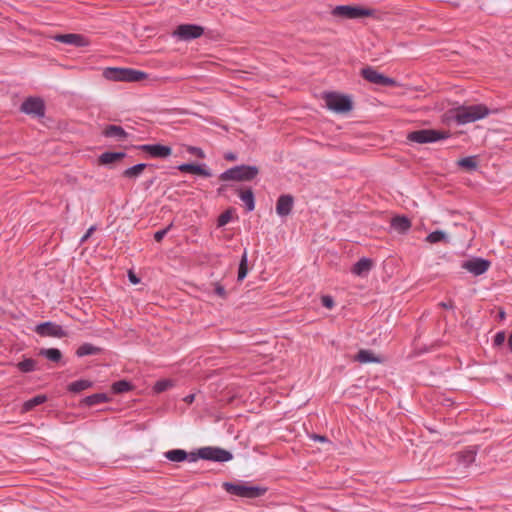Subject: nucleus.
Wrapping results in <instances>:
<instances>
[{
	"label": "nucleus",
	"instance_id": "19",
	"mask_svg": "<svg viewBox=\"0 0 512 512\" xmlns=\"http://www.w3.org/2000/svg\"><path fill=\"white\" fill-rule=\"evenodd\" d=\"M178 169L181 172H188V173H192V174L202 175L204 177L211 176V172L208 169H206L205 166H202V165L185 163V164H181L178 167Z\"/></svg>",
	"mask_w": 512,
	"mask_h": 512
},
{
	"label": "nucleus",
	"instance_id": "49",
	"mask_svg": "<svg viewBox=\"0 0 512 512\" xmlns=\"http://www.w3.org/2000/svg\"><path fill=\"white\" fill-rule=\"evenodd\" d=\"M440 305H441L443 308H445V309H452V308H453V304H452V302H448V303L442 302Z\"/></svg>",
	"mask_w": 512,
	"mask_h": 512
},
{
	"label": "nucleus",
	"instance_id": "43",
	"mask_svg": "<svg viewBox=\"0 0 512 512\" xmlns=\"http://www.w3.org/2000/svg\"><path fill=\"white\" fill-rule=\"evenodd\" d=\"M214 292H215L219 297L224 298V297L226 296L225 288H224L222 285H220L219 283H216V284H215Z\"/></svg>",
	"mask_w": 512,
	"mask_h": 512
},
{
	"label": "nucleus",
	"instance_id": "35",
	"mask_svg": "<svg viewBox=\"0 0 512 512\" xmlns=\"http://www.w3.org/2000/svg\"><path fill=\"white\" fill-rule=\"evenodd\" d=\"M446 240H447V235H446V233L444 231H441V230H437V231L431 232L426 237V241L431 243V244L442 242V241H446Z\"/></svg>",
	"mask_w": 512,
	"mask_h": 512
},
{
	"label": "nucleus",
	"instance_id": "9",
	"mask_svg": "<svg viewBox=\"0 0 512 512\" xmlns=\"http://www.w3.org/2000/svg\"><path fill=\"white\" fill-rule=\"evenodd\" d=\"M20 111L36 118L44 117V101L39 97H28L21 104Z\"/></svg>",
	"mask_w": 512,
	"mask_h": 512
},
{
	"label": "nucleus",
	"instance_id": "17",
	"mask_svg": "<svg viewBox=\"0 0 512 512\" xmlns=\"http://www.w3.org/2000/svg\"><path fill=\"white\" fill-rule=\"evenodd\" d=\"M54 39L58 42H61L64 44H69V45H74L77 47H82V46L87 45L86 39L82 35H79V34H73V33L59 34V35H56L54 37Z\"/></svg>",
	"mask_w": 512,
	"mask_h": 512
},
{
	"label": "nucleus",
	"instance_id": "21",
	"mask_svg": "<svg viewBox=\"0 0 512 512\" xmlns=\"http://www.w3.org/2000/svg\"><path fill=\"white\" fill-rule=\"evenodd\" d=\"M372 268V261L368 258H361L352 268V272L357 276H365Z\"/></svg>",
	"mask_w": 512,
	"mask_h": 512
},
{
	"label": "nucleus",
	"instance_id": "5",
	"mask_svg": "<svg viewBox=\"0 0 512 512\" xmlns=\"http://www.w3.org/2000/svg\"><path fill=\"white\" fill-rule=\"evenodd\" d=\"M323 99L325 101V106L335 113L344 114L352 109V101L348 96L329 92L324 93Z\"/></svg>",
	"mask_w": 512,
	"mask_h": 512
},
{
	"label": "nucleus",
	"instance_id": "7",
	"mask_svg": "<svg viewBox=\"0 0 512 512\" xmlns=\"http://www.w3.org/2000/svg\"><path fill=\"white\" fill-rule=\"evenodd\" d=\"M448 137V134L443 131L433 130V129H422L410 132L407 136V139L411 142L415 143H432L441 139H445Z\"/></svg>",
	"mask_w": 512,
	"mask_h": 512
},
{
	"label": "nucleus",
	"instance_id": "11",
	"mask_svg": "<svg viewBox=\"0 0 512 512\" xmlns=\"http://www.w3.org/2000/svg\"><path fill=\"white\" fill-rule=\"evenodd\" d=\"M490 267V262L482 258H473L462 263V268L475 276L484 274Z\"/></svg>",
	"mask_w": 512,
	"mask_h": 512
},
{
	"label": "nucleus",
	"instance_id": "42",
	"mask_svg": "<svg viewBox=\"0 0 512 512\" xmlns=\"http://www.w3.org/2000/svg\"><path fill=\"white\" fill-rule=\"evenodd\" d=\"M322 304L324 307L331 309L334 306V300L331 296L325 295L322 297Z\"/></svg>",
	"mask_w": 512,
	"mask_h": 512
},
{
	"label": "nucleus",
	"instance_id": "22",
	"mask_svg": "<svg viewBox=\"0 0 512 512\" xmlns=\"http://www.w3.org/2000/svg\"><path fill=\"white\" fill-rule=\"evenodd\" d=\"M358 362L366 364V363H380L382 360L380 357L376 356L370 350H360L355 358Z\"/></svg>",
	"mask_w": 512,
	"mask_h": 512
},
{
	"label": "nucleus",
	"instance_id": "23",
	"mask_svg": "<svg viewBox=\"0 0 512 512\" xmlns=\"http://www.w3.org/2000/svg\"><path fill=\"white\" fill-rule=\"evenodd\" d=\"M147 164L139 163L124 170L123 176L129 179H137L145 170Z\"/></svg>",
	"mask_w": 512,
	"mask_h": 512
},
{
	"label": "nucleus",
	"instance_id": "14",
	"mask_svg": "<svg viewBox=\"0 0 512 512\" xmlns=\"http://www.w3.org/2000/svg\"><path fill=\"white\" fill-rule=\"evenodd\" d=\"M164 456L171 462H183L185 460L189 462L197 461V457H195V452L187 453L183 449H172L166 451L164 453Z\"/></svg>",
	"mask_w": 512,
	"mask_h": 512
},
{
	"label": "nucleus",
	"instance_id": "48",
	"mask_svg": "<svg viewBox=\"0 0 512 512\" xmlns=\"http://www.w3.org/2000/svg\"><path fill=\"white\" fill-rule=\"evenodd\" d=\"M195 395L189 394L184 398V401L188 404L192 403L194 401Z\"/></svg>",
	"mask_w": 512,
	"mask_h": 512
},
{
	"label": "nucleus",
	"instance_id": "44",
	"mask_svg": "<svg viewBox=\"0 0 512 512\" xmlns=\"http://www.w3.org/2000/svg\"><path fill=\"white\" fill-rule=\"evenodd\" d=\"M94 229H95V228H94L93 226H92V227H90V228L87 230V232L83 235V237L81 238V242L86 241V240L91 236V234L93 233Z\"/></svg>",
	"mask_w": 512,
	"mask_h": 512
},
{
	"label": "nucleus",
	"instance_id": "34",
	"mask_svg": "<svg viewBox=\"0 0 512 512\" xmlns=\"http://www.w3.org/2000/svg\"><path fill=\"white\" fill-rule=\"evenodd\" d=\"M132 389V385L130 382L126 380H120L112 385V391L116 394L128 392Z\"/></svg>",
	"mask_w": 512,
	"mask_h": 512
},
{
	"label": "nucleus",
	"instance_id": "38",
	"mask_svg": "<svg viewBox=\"0 0 512 512\" xmlns=\"http://www.w3.org/2000/svg\"><path fill=\"white\" fill-rule=\"evenodd\" d=\"M231 219H232L231 211H225L218 218V226L219 227L225 226L226 224H228L230 222Z\"/></svg>",
	"mask_w": 512,
	"mask_h": 512
},
{
	"label": "nucleus",
	"instance_id": "10",
	"mask_svg": "<svg viewBox=\"0 0 512 512\" xmlns=\"http://www.w3.org/2000/svg\"><path fill=\"white\" fill-rule=\"evenodd\" d=\"M204 32L201 26L194 24H182L177 27L173 35L183 41H189L200 37Z\"/></svg>",
	"mask_w": 512,
	"mask_h": 512
},
{
	"label": "nucleus",
	"instance_id": "30",
	"mask_svg": "<svg viewBox=\"0 0 512 512\" xmlns=\"http://www.w3.org/2000/svg\"><path fill=\"white\" fill-rule=\"evenodd\" d=\"M46 400H47V397L45 395H37V396L25 401L22 409H23V411L28 412V411L32 410L34 407L43 404L44 402H46Z\"/></svg>",
	"mask_w": 512,
	"mask_h": 512
},
{
	"label": "nucleus",
	"instance_id": "29",
	"mask_svg": "<svg viewBox=\"0 0 512 512\" xmlns=\"http://www.w3.org/2000/svg\"><path fill=\"white\" fill-rule=\"evenodd\" d=\"M39 354L52 362H58L62 357L61 351L57 348H43Z\"/></svg>",
	"mask_w": 512,
	"mask_h": 512
},
{
	"label": "nucleus",
	"instance_id": "13",
	"mask_svg": "<svg viewBox=\"0 0 512 512\" xmlns=\"http://www.w3.org/2000/svg\"><path fill=\"white\" fill-rule=\"evenodd\" d=\"M362 76L369 82L379 84L383 86H389L394 84V80L380 74L378 71L371 67L362 69Z\"/></svg>",
	"mask_w": 512,
	"mask_h": 512
},
{
	"label": "nucleus",
	"instance_id": "27",
	"mask_svg": "<svg viewBox=\"0 0 512 512\" xmlns=\"http://www.w3.org/2000/svg\"><path fill=\"white\" fill-rule=\"evenodd\" d=\"M459 461L464 465L468 466L474 462L476 458V451L473 447H470L459 453Z\"/></svg>",
	"mask_w": 512,
	"mask_h": 512
},
{
	"label": "nucleus",
	"instance_id": "50",
	"mask_svg": "<svg viewBox=\"0 0 512 512\" xmlns=\"http://www.w3.org/2000/svg\"><path fill=\"white\" fill-rule=\"evenodd\" d=\"M508 346H509V349L512 351V332H511V335L508 338Z\"/></svg>",
	"mask_w": 512,
	"mask_h": 512
},
{
	"label": "nucleus",
	"instance_id": "2",
	"mask_svg": "<svg viewBox=\"0 0 512 512\" xmlns=\"http://www.w3.org/2000/svg\"><path fill=\"white\" fill-rule=\"evenodd\" d=\"M103 76L110 81L138 82L145 79L147 75L131 68L109 67L103 71Z\"/></svg>",
	"mask_w": 512,
	"mask_h": 512
},
{
	"label": "nucleus",
	"instance_id": "39",
	"mask_svg": "<svg viewBox=\"0 0 512 512\" xmlns=\"http://www.w3.org/2000/svg\"><path fill=\"white\" fill-rule=\"evenodd\" d=\"M187 151L192 154V155H195L196 157L198 158H205V153L204 151L199 148V147H195V146H189L187 148Z\"/></svg>",
	"mask_w": 512,
	"mask_h": 512
},
{
	"label": "nucleus",
	"instance_id": "51",
	"mask_svg": "<svg viewBox=\"0 0 512 512\" xmlns=\"http://www.w3.org/2000/svg\"><path fill=\"white\" fill-rule=\"evenodd\" d=\"M504 316H505V313H504L503 311H502V312H500V317H501V318H504Z\"/></svg>",
	"mask_w": 512,
	"mask_h": 512
},
{
	"label": "nucleus",
	"instance_id": "20",
	"mask_svg": "<svg viewBox=\"0 0 512 512\" xmlns=\"http://www.w3.org/2000/svg\"><path fill=\"white\" fill-rule=\"evenodd\" d=\"M391 227L398 233L404 234L411 227V221L404 216H397L391 220Z\"/></svg>",
	"mask_w": 512,
	"mask_h": 512
},
{
	"label": "nucleus",
	"instance_id": "16",
	"mask_svg": "<svg viewBox=\"0 0 512 512\" xmlns=\"http://www.w3.org/2000/svg\"><path fill=\"white\" fill-rule=\"evenodd\" d=\"M294 205V199L289 194L281 195L276 203V213L280 217H286L288 216L293 208Z\"/></svg>",
	"mask_w": 512,
	"mask_h": 512
},
{
	"label": "nucleus",
	"instance_id": "37",
	"mask_svg": "<svg viewBox=\"0 0 512 512\" xmlns=\"http://www.w3.org/2000/svg\"><path fill=\"white\" fill-rule=\"evenodd\" d=\"M171 386L172 382L170 380H160L156 382V384L154 385V391L157 393H161L166 391Z\"/></svg>",
	"mask_w": 512,
	"mask_h": 512
},
{
	"label": "nucleus",
	"instance_id": "15",
	"mask_svg": "<svg viewBox=\"0 0 512 512\" xmlns=\"http://www.w3.org/2000/svg\"><path fill=\"white\" fill-rule=\"evenodd\" d=\"M142 150L154 158H167L172 154L171 147L161 144L143 145Z\"/></svg>",
	"mask_w": 512,
	"mask_h": 512
},
{
	"label": "nucleus",
	"instance_id": "36",
	"mask_svg": "<svg viewBox=\"0 0 512 512\" xmlns=\"http://www.w3.org/2000/svg\"><path fill=\"white\" fill-rule=\"evenodd\" d=\"M17 367L20 371L24 373L32 372L36 368V362L35 360L31 358L24 359L23 361L19 362L17 364Z\"/></svg>",
	"mask_w": 512,
	"mask_h": 512
},
{
	"label": "nucleus",
	"instance_id": "8",
	"mask_svg": "<svg viewBox=\"0 0 512 512\" xmlns=\"http://www.w3.org/2000/svg\"><path fill=\"white\" fill-rule=\"evenodd\" d=\"M198 459L212 460L217 462H227L232 459V454L224 449L217 447H203L195 453Z\"/></svg>",
	"mask_w": 512,
	"mask_h": 512
},
{
	"label": "nucleus",
	"instance_id": "4",
	"mask_svg": "<svg viewBox=\"0 0 512 512\" xmlns=\"http://www.w3.org/2000/svg\"><path fill=\"white\" fill-rule=\"evenodd\" d=\"M223 487L228 493L242 498H258L266 492L265 488L249 485L244 482L235 484L225 482Z\"/></svg>",
	"mask_w": 512,
	"mask_h": 512
},
{
	"label": "nucleus",
	"instance_id": "41",
	"mask_svg": "<svg viewBox=\"0 0 512 512\" xmlns=\"http://www.w3.org/2000/svg\"><path fill=\"white\" fill-rule=\"evenodd\" d=\"M506 339V335L503 331L496 333L494 337V345L495 346H501Z\"/></svg>",
	"mask_w": 512,
	"mask_h": 512
},
{
	"label": "nucleus",
	"instance_id": "6",
	"mask_svg": "<svg viewBox=\"0 0 512 512\" xmlns=\"http://www.w3.org/2000/svg\"><path fill=\"white\" fill-rule=\"evenodd\" d=\"M332 15L342 19H360L371 16L373 11L360 6L339 5L333 8Z\"/></svg>",
	"mask_w": 512,
	"mask_h": 512
},
{
	"label": "nucleus",
	"instance_id": "40",
	"mask_svg": "<svg viewBox=\"0 0 512 512\" xmlns=\"http://www.w3.org/2000/svg\"><path fill=\"white\" fill-rule=\"evenodd\" d=\"M171 226H172V224H170L168 227H166V228H164L162 230L157 231L154 234V239L157 242H160L165 237V235L168 233V231L170 230Z\"/></svg>",
	"mask_w": 512,
	"mask_h": 512
},
{
	"label": "nucleus",
	"instance_id": "18",
	"mask_svg": "<svg viewBox=\"0 0 512 512\" xmlns=\"http://www.w3.org/2000/svg\"><path fill=\"white\" fill-rule=\"evenodd\" d=\"M102 134L107 138H113L117 141L125 140L128 136L127 132L118 125H108L102 131Z\"/></svg>",
	"mask_w": 512,
	"mask_h": 512
},
{
	"label": "nucleus",
	"instance_id": "1",
	"mask_svg": "<svg viewBox=\"0 0 512 512\" xmlns=\"http://www.w3.org/2000/svg\"><path fill=\"white\" fill-rule=\"evenodd\" d=\"M489 114V109L482 104L460 106L455 109L454 118L460 125L483 119Z\"/></svg>",
	"mask_w": 512,
	"mask_h": 512
},
{
	"label": "nucleus",
	"instance_id": "31",
	"mask_svg": "<svg viewBox=\"0 0 512 512\" xmlns=\"http://www.w3.org/2000/svg\"><path fill=\"white\" fill-rule=\"evenodd\" d=\"M91 386H92L91 381L81 379V380H77V381L70 383L68 386V390L73 393H78V392H81L83 390L90 388Z\"/></svg>",
	"mask_w": 512,
	"mask_h": 512
},
{
	"label": "nucleus",
	"instance_id": "46",
	"mask_svg": "<svg viewBox=\"0 0 512 512\" xmlns=\"http://www.w3.org/2000/svg\"><path fill=\"white\" fill-rule=\"evenodd\" d=\"M311 439L315 440V441H320V442H326L327 439L325 436H321V435H316V434H313L311 436Z\"/></svg>",
	"mask_w": 512,
	"mask_h": 512
},
{
	"label": "nucleus",
	"instance_id": "3",
	"mask_svg": "<svg viewBox=\"0 0 512 512\" xmlns=\"http://www.w3.org/2000/svg\"><path fill=\"white\" fill-rule=\"evenodd\" d=\"M259 173V169L253 165H239L227 169L220 174L222 181H251Z\"/></svg>",
	"mask_w": 512,
	"mask_h": 512
},
{
	"label": "nucleus",
	"instance_id": "32",
	"mask_svg": "<svg viewBox=\"0 0 512 512\" xmlns=\"http://www.w3.org/2000/svg\"><path fill=\"white\" fill-rule=\"evenodd\" d=\"M457 164L460 167L465 168L469 171L476 170V168L478 166L476 156H468V157L462 158L457 162Z\"/></svg>",
	"mask_w": 512,
	"mask_h": 512
},
{
	"label": "nucleus",
	"instance_id": "12",
	"mask_svg": "<svg viewBox=\"0 0 512 512\" xmlns=\"http://www.w3.org/2000/svg\"><path fill=\"white\" fill-rule=\"evenodd\" d=\"M35 331L41 336H51L57 338L66 336V332L62 329V327L52 322H44L38 324L35 328Z\"/></svg>",
	"mask_w": 512,
	"mask_h": 512
},
{
	"label": "nucleus",
	"instance_id": "47",
	"mask_svg": "<svg viewBox=\"0 0 512 512\" xmlns=\"http://www.w3.org/2000/svg\"><path fill=\"white\" fill-rule=\"evenodd\" d=\"M128 277H129V280L131 283H133V284L139 283V279L132 272H129Z\"/></svg>",
	"mask_w": 512,
	"mask_h": 512
},
{
	"label": "nucleus",
	"instance_id": "28",
	"mask_svg": "<svg viewBox=\"0 0 512 512\" xmlns=\"http://www.w3.org/2000/svg\"><path fill=\"white\" fill-rule=\"evenodd\" d=\"M124 156L123 152H105L100 156L99 160L102 164L107 165L122 159Z\"/></svg>",
	"mask_w": 512,
	"mask_h": 512
},
{
	"label": "nucleus",
	"instance_id": "33",
	"mask_svg": "<svg viewBox=\"0 0 512 512\" xmlns=\"http://www.w3.org/2000/svg\"><path fill=\"white\" fill-rule=\"evenodd\" d=\"M247 264H248V255H247V251L245 250L241 257V261L239 264L238 281H242L246 277V275L248 273Z\"/></svg>",
	"mask_w": 512,
	"mask_h": 512
},
{
	"label": "nucleus",
	"instance_id": "25",
	"mask_svg": "<svg viewBox=\"0 0 512 512\" xmlns=\"http://www.w3.org/2000/svg\"><path fill=\"white\" fill-rule=\"evenodd\" d=\"M240 199L243 201V203L246 206V209L248 211H253L255 208V199L254 194L251 189H247L244 191H241L239 194Z\"/></svg>",
	"mask_w": 512,
	"mask_h": 512
},
{
	"label": "nucleus",
	"instance_id": "45",
	"mask_svg": "<svg viewBox=\"0 0 512 512\" xmlns=\"http://www.w3.org/2000/svg\"><path fill=\"white\" fill-rule=\"evenodd\" d=\"M225 159L228 160V161H235L237 159V156L236 154L232 153V152H228L225 154Z\"/></svg>",
	"mask_w": 512,
	"mask_h": 512
},
{
	"label": "nucleus",
	"instance_id": "26",
	"mask_svg": "<svg viewBox=\"0 0 512 512\" xmlns=\"http://www.w3.org/2000/svg\"><path fill=\"white\" fill-rule=\"evenodd\" d=\"M109 397L105 393H96L84 398L83 403L87 406H93L100 403H106Z\"/></svg>",
	"mask_w": 512,
	"mask_h": 512
},
{
	"label": "nucleus",
	"instance_id": "24",
	"mask_svg": "<svg viewBox=\"0 0 512 512\" xmlns=\"http://www.w3.org/2000/svg\"><path fill=\"white\" fill-rule=\"evenodd\" d=\"M101 352V348L94 346L90 343H84L76 351L78 357H84L88 355H97Z\"/></svg>",
	"mask_w": 512,
	"mask_h": 512
}]
</instances>
